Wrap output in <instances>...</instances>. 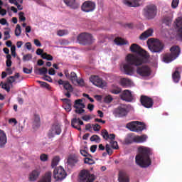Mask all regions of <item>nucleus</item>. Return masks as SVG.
Segmentation results:
<instances>
[{
	"mask_svg": "<svg viewBox=\"0 0 182 182\" xmlns=\"http://www.w3.org/2000/svg\"><path fill=\"white\" fill-rule=\"evenodd\" d=\"M131 52H133L134 54H129L127 56V64L123 65L124 73L128 75L129 76H133L134 73V69L133 66H141L143 63H147L150 58V55L147 52L142 49L140 46L134 43L130 46Z\"/></svg>",
	"mask_w": 182,
	"mask_h": 182,
	"instance_id": "obj_1",
	"label": "nucleus"
},
{
	"mask_svg": "<svg viewBox=\"0 0 182 182\" xmlns=\"http://www.w3.org/2000/svg\"><path fill=\"white\" fill-rule=\"evenodd\" d=\"M153 154V149L146 146H139L138 154L135 157V161L139 167L146 168L151 165L150 156Z\"/></svg>",
	"mask_w": 182,
	"mask_h": 182,
	"instance_id": "obj_2",
	"label": "nucleus"
},
{
	"mask_svg": "<svg viewBox=\"0 0 182 182\" xmlns=\"http://www.w3.org/2000/svg\"><path fill=\"white\" fill-rule=\"evenodd\" d=\"M149 49L154 53H160L164 49V44L160 40L149 38L147 41Z\"/></svg>",
	"mask_w": 182,
	"mask_h": 182,
	"instance_id": "obj_3",
	"label": "nucleus"
},
{
	"mask_svg": "<svg viewBox=\"0 0 182 182\" xmlns=\"http://www.w3.org/2000/svg\"><path fill=\"white\" fill-rule=\"evenodd\" d=\"M171 53H166L164 55L163 60L165 63H170V62H173L175 59H177L180 55V47L178 46H173L170 48Z\"/></svg>",
	"mask_w": 182,
	"mask_h": 182,
	"instance_id": "obj_4",
	"label": "nucleus"
},
{
	"mask_svg": "<svg viewBox=\"0 0 182 182\" xmlns=\"http://www.w3.org/2000/svg\"><path fill=\"white\" fill-rule=\"evenodd\" d=\"M142 14L146 19H154L157 16V6L154 4L146 6L142 10Z\"/></svg>",
	"mask_w": 182,
	"mask_h": 182,
	"instance_id": "obj_5",
	"label": "nucleus"
},
{
	"mask_svg": "<svg viewBox=\"0 0 182 182\" xmlns=\"http://www.w3.org/2000/svg\"><path fill=\"white\" fill-rule=\"evenodd\" d=\"M126 127L127 129H129V130H131V132H135L136 133L146 130V124L139 121H132L129 122L127 124Z\"/></svg>",
	"mask_w": 182,
	"mask_h": 182,
	"instance_id": "obj_6",
	"label": "nucleus"
},
{
	"mask_svg": "<svg viewBox=\"0 0 182 182\" xmlns=\"http://www.w3.org/2000/svg\"><path fill=\"white\" fill-rule=\"evenodd\" d=\"M80 182H93L96 180V176L91 174L90 171L83 169L79 173Z\"/></svg>",
	"mask_w": 182,
	"mask_h": 182,
	"instance_id": "obj_7",
	"label": "nucleus"
},
{
	"mask_svg": "<svg viewBox=\"0 0 182 182\" xmlns=\"http://www.w3.org/2000/svg\"><path fill=\"white\" fill-rule=\"evenodd\" d=\"M112 114L114 117H117L119 119L122 117H126V116L129 114V109L125 105H122L114 109Z\"/></svg>",
	"mask_w": 182,
	"mask_h": 182,
	"instance_id": "obj_8",
	"label": "nucleus"
},
{
	"mask_svg": "<svg viewBox=\"0 0 182 182\" xmlns=\"http://www.w3.org/2000/svg\"><path fill=\"white\" fill-rule=\"evenodd\" d=\"M77 41L80 45H92L93 43V36L90 33H82L77 36Z\"/></svg>",
	"mask_w": 182,
	"mask_h": 182,
	"instance_id": "obj_9",
	"label": "nucleus"
},
{
	"mask_svg": "<svg viewBox=\"0 0 182 182\" xmlns=\"http://www.w3.org/2000/svg\"><path fill=\"white\" fill-rule=\"evenodd\" d=\"M66 176H68V174L63 167L58 166L55 168L53 171V178L55 181H62L63 180H65V178H66Z\"/></svg>",
	"mask_w": 182,
	"mask_h": 182,
	"instance_id": "obj_10",
	"label": "nucleus"
},
{
	"mask_svg": "<svg viewBox=\"0 0 182 182\" xmlns=\"http://www.w3.org/2000/svg\"><path fill=\"white\" fill-rule=\"evenodd\" d=\"M90 81L92 85L97 86V87H100V89H105L107 86V82L103 80L99 75H91L90 77Z\"/></svg>",
	"mask_w": 182,
	"mask_h": 182,
	"instance_id": "obj_11",
	"label": "nucleus"
},
{
	"mask_svg": "<svg viewBox=\"0 0 182 182\" xmlns=\"http://www.w3.org/2000/svg\"><path fill=\"white\" fill-rule=\"evenodd\" d=\"M139 102L141 105L146 109H151L154 105V100L147 95H141Z\"/></svg>",
	"mask_w": 182,
	"mask_h": 182,
	"instance_id": "obj_12",
	"label": "nucleus"
},
{
	"mask_svg": "<svg viewBox=\"0 0 182 182\" xmlns=\"http://www.w3.org/2000/svg\"><path fill=\"white\" fill-rule=\"evenodd\" d=\"M136 74L142 77H149L151 75V68L148 65H142L136 68Z\"/></svg>",
	"mask_w": 182,
	"mask_h": 182,
	"instance_id": "obj_13",
	"label": "nucleus"
},
{
	"mask_svg": "<svg viewBox=\"0 0 182 182\" xmlns=\"http://www.w3.org/2000/svg\"><path fill=\"white\" fill-rule=\"evenodd\" d=\"M62 133V128L60 127V125L58 124H53L48 134V139H53L55 136H59Z\"/></svg>",
	"mask_w": 182,
	"mask_h": 182,
	"instance_id": "obj_14",
	"label": "nucleus"
},
{
	"mask_svg": "<svg viewBox=\"0 0 182 182\" xmlns=\"http://www.w3.org/2000/svg\"><path fill=\"white\" fill-rule=\"evenodd\" d=\"M96 9V3L92 1H86L81 6L82 12H93Z\"/></svg>",
	"mask_w": 182,
	"mask_h": 182,
	"instance_id": "obj_15",
	"label": "nucleus"
},
{
	"mask_svg": "<svg viewBox=\"0 0 182 182\" xmlns=\"http://www.w3.org/2000/svg\"><path fill=\"white\" fill-rule=\"evenodd\" d=\"M123 5L128 8H139L140 6V0H122Z\"/></svg>",
	"mask_w": 182,
	"mask_h": 182,
	"instance_id": "obj_16",
	"label": "nucleus"
},
{
	"mask_svg": "<svg viewBox=\"0 0 182 182\" xmlns=\"http://www.w3.org/2000/svg\"><path fill=\"white\" fill-rule=\"evenodd\" d=\"M122 100L125 102H132L133 100V95H132V92L129 90H124L119 95Z\"/></svg>",
	"mask_w": 182,
	"mask_h": 182,
	"instance_id": "obj_17",
	"label": "nucleus"
},
{
	"mask_svg": "<svg viewBox=\"0 0 182 182\" xmlns=\"http://www.w3.org/2000/svg\"><path fill=\"white\" fill-rule=\"evenodd\" d=\"M85 123H83V121L80 120V118H73L71 120V126L74 129H76L77 130H79V132L82 131V128L80 126H83Z\"/></svg>",
	"mask_w": 182,
	"mask_h": 182,
	"instance_id": "obj_18",
	"label": "nucleus"
},
{
	"mask_svg": "<svg viewBox=\"0 0 182 182\" xmlns=\"http://www.w3.org/2000/svg\"><path fill=\"white\" fill-rule=\"evenodd\" d=\"M101 135L102 136L103 139L105 140H110V141H113L116 139V135L114 134H109V132H107L106 129H103L101 132Z\"/></svg>",
	"mask_w": 182,
	"mask_h": 182,
	"instance_id": "obj_19",
	"label": "nucleus"
},
{
	"mask_svg": "<svg viewBox=\"0 0 182 182\" xmlns=\"http://www.w3.org/2000/svg\"><path fill=\"white\" fill-rule=\"evenodd\" d=\"M118 181L119 182H130L129 175H127V173L123 171H119L118 174Z\"/></svg>",
	"mask_w": 182,
	"mask_h": 182,
	"instance_id": "obj_20",
	"label": "nucleus"
},
{
	"mask_svg": "<svg viewBox=\"0 0 182 182\" xmlns=\"http://www.w3.org/2000/svg\"><path fill=\"white\" fill-rule=\"evenodd\" d=\"M58 85H63L64 89L67 90V92H73V87L72 85L68 82V81H64L63 80H59L58 81Z\"/></svg>",
	"mask_w": 182,
	"mask_h": 182,
	"instance_id": "obj_21",
	"label": "nucleus"
},
{
	"mask_svg": "<svg viewBox=\"0 0 182 182\" xmlns=\"http://www.w3.org/2000/svg\"><path fill=\"white\" fill-rule=\"evenodd\" d=\"M153 32H154L153 28L147 29L146 31H145L144 33H142L140 35L139 39L141 41H146V39H147V38H150V36H153Z\"/></svg>",
	"mask_w": 182,
	"mask_h": 182,
	"instance_id": "obj_22",
	"label": "nucleus"
},
{
	"mask_svg": "<svg viewBox=\"0 0 182 182\" xmlns=\"http://www.w3.org/2000/svg\"><path fill=\"white\" fill-rule=\"evenodd\" d=\"M7 139L6 134L2 130H0V147H5V144H6Z\"/></svg>",
	"mask_w": 182,
	"mask_h": 182,
	"instance_id": "obj_23",
	"label": "nucleus"
},
{
	"mask_svg": "<svg viewBox=\"0 0 182 182\" xmlns=\"http://www.w3.org/2000/svg\"><path fill=\"white\" fill-rule=\"evenodd\" d=\"M64 2L72 9H77L79 8V4L76 2V0H64Z\"/></svg>",
	"mask_w": 182,
	"mask_h": 182,
	"instance_id": "obj_24",
	"label": "nucleus"
},
{
	"mask_svg": "<svg viewBox=\"0 0 182 182\" xmlns=\"http://www.w3.org/2000/svg\"><path fill=\"white\" fill-rule=\"evenodd\" d=\"M172 79L174 83H178L180 79H181V73L178 71V68H177L174 73L172 74Z\"/></svg>",
	"mask_w": 182,
	"mask_h": 182,
	"instance_id": "obj_25",
	"label": "nucleus"
},
{
	"mask_svg": "<svg viewBox=\"0 0 182 182\" xmlns=\"http://www.w3.org/2000/svg\"><path fill=\"white\" fill-rule=\"evenodd\" d=\"M38 182H52V172L48 171Z\"/></svg>",
	"mask_w": 182,
	"mask_h": 182,
	"instance_id": "obj_26",
	"label": "nucleus"
},
{
	"mask_svg": "<svg viewBox=\"0 0 182 182\" xmlns=\"http://www.w3.org/2000/svg\"><path fill=\"white\" fill-rule=\"evenodd\" d=\"M41 174V172L39 170H33L29 176V180L30 181H36V180L39 177V175Z\"/></svg>",
	"mask_w": 182,
	"mask_h": 182,
	"instance_id": "obj_27",
	"label": "nucleus"
},
{
	"mask_svg": "<svg viewBox=\"0 0 182 182\" xmlns=\"http://www.w3.org/2000/svg\"><path fill=\"white\" fill-rule=\"evenodd\" d=\"M147 140V135L143 134L141 136H136L134 138L135 143H144Z\"/></svg>",
	"mask_w": 182,
	"mask_h": 182,
	"instance_id": "obj_28",
	"label": "nucleus"
},
{
	"mask_svg": "<svg viewBox=\"0 0 182 182\" xmlns=\"http://www.w3.org/2000/svg\"><path fill=\"white\" fill-rule=\"evenodd\" d=\"M33 126V127H39V126H41V117H39L38 114H34Z\"/></svg>",
	"mask_w": 182,
	"mask_h": 182,
	"instance_id": "obj_29",
	"label": "nucleus"
},
{
	"mask_svg": "<svg viewBox=\"0 0 182 182\" xmlns=\"http://www.w3.org/2000/svg\"><path fill=\"white\" fill-rule=\"evenodd\" d=\"M114 43H116V45H118L119 46H122L123 45H127L128 42L124 41V39L120 38V37H117L114 38Z\"/></svg>",
	"mask_w": 182,
	"mask_h": 182,
	"instance_id": "obj_30",
	"label": "nucleus"
},
{
	"mask_svg": "<svg viewBox=\"0 0 182 182\" xmlns=\"http://www.w3.org/2000/svg\"><path fill=\"white\" fill-rule=\"evenodd\" d=\"M35 73H36V75H47L48 74V68H46V67H43L41 68H37L35 70Z\"/></svg>",
	"mask_w": 182,
	"mask_h": 182,
	"instance_id": "obj_31",
	"label": "nucleus"
},
{
	"mask_svg": "<svg viewBox=\"0 0 182 182\" xmlns=\"http://www.w3.org/2000/svg\"><path fill=\"white\" fill-rule=\"evenodd\" d=\"M120 83L124 87H127V86H130V85H132V80L127 78H122L120 80Z\"/></svg>",
	"mask_w": 182,
	"mask_h": 182,
	"instance_id": "obj_32",
	"label": "nucleus"
},
{
	"mask_svg": "<svg viewBox=\"0 0 182 182\" xmlns=\"http://www.w3.org/2000/svg\"><path fill=\"white\" fill-rule=\"evenodd\" d=\"M59 161H60V158L59 156H55L51 162V167L52 168H54V167H56L58 164H59Z\"/></svg>",
	"mask_w": 182,
	"mask_h": 182,
	"instance_id": "obj_33",
	"label": "nucleus"
},
{
	"mask_svg": "<svg viewBox=\"0 0 182 182\" xmlns=\"http://www.w3.org/2000/svg\"><path fill=\"white\" fill-rule=\"evenodd\" d=\"M70 80H71L72 83L76 85V82H77V75L75 73V72H71L70 75Z\"/></svg>",
	"mask_w": 182,
	"mask_h": 182,
	"instance_id": "obj_34",
	"label": "nucleus"
},
{
	"mask_svg": "<svg viewBox=\"0 0 182 182\" xmlns=\"http://www.w3.org/2000/svg\"><path fill=\"white\" fill-rule=\"evenodd\" d=\"M171 22H173V18L170 16L164 17L163 19V23H165L167 26H170L171 25Z\"/></svg>",
	"mask_w": 182,
	"mask_h": 182,
	"instance_id": "obj_35",
	"label": "nucleus"
},
{
	"mask_svg": "<svg viewBox=\"0 0 182 182\" xmlns=\"http://www.w3.org/2000/svg\"><path fill=\"white\" fill-rule=\"evenodd\" d=\"M22 33V30L21 28V25L17 24L15 29V35L16 36H21V33Z\"/></svg>",
	"mask_w": 182,
	"mask_h": 182,
	"instance_id": "obj_36",
	"label": "nucleus"
},
{
	"mask_svg": "<svg viewBox=\"0 0 182 182\" xmlns=\"http://www.w3.org/2000/svg\"><path fill=\"white\" fill-rule=\"evenodd\" d=\"M38 83H39L41 87H45L46 89H48V90H50V85L47 82L43 81H38Z\"/></svg>",
	"mask_w": 182,
	"mask_h": 182,
	"instance_id": "obj_37",
	"label": "nucleus"
},
{
	"mask_svg": "<svg viewBox=\"0 0 182 182\" xmlns=\"http://www.w3.org/2000/svg\"><path fill=\"white\" fill-rule=\"evenodd\" d=\"M90 141H95L96 143H100V136H99V135H92L90 137Z\"/></svg>",
	"mask_w": 182,
	"mask_h": 182,
	"instance_id": "obj_38",
	"label": "nucleus"
},
{
	"mask_svg": "<svg viewBox=\"0 0 182 182\" xmlns=\"http://www.w3.org/2000/svg\"><path fill=\"white\" fill-rule=\"evenodd\" d=\"M111 144V147L114 149V150H119V144H117V141H109Z\"/></svg>",
	"mask_w": 182,
	"mask_h": 182,
	"instance_id": "obj_39",
	"label": "nucleus"
},
{
	"mask_svg": "<svg viewBox=\"0 0 182 182\" xmlns=\"http://www.w3.org/2000/svg\"><path fill=\"white\" fill-rule=\"evenodd\" d=\"M110 92L112 93V95H119V93H122V88L120 87L114 88L110 90Z\"/></svg>",
	"mask_w": 182,
	"mask_h": 182,
	"instance_id": "obj_40",
	"label": "nucleus"
},
{
	"mask_svg": "<svg viewBox=\"0 0 182 182\" xmlns=\"http://www.w3.org/2000/svg\"><path fill=\"white\" fill-rule=\"evenodd\" d=\"M25 13H23V11H20L18 13V16H19V21L21 22H25V21H26V17H25Z\"/></svg>",
	"mask_w": 182,
	"mask_h": 182,
	"instance_id": "obj_41",
	"label": "nucleus"
},
{
	"mask_svg": "<svg viewBox=\"0 0 182 182\" xmlns=\"http://www.w3.org/2000/svg\"><path fill=\"white\" fill-rule=\"evenodd\" d=\"M84 163H85V164L92 165V164H95V161L88 156L87 158L84 159Z\"/></svg>",
	"mask_w": 182,
	"mask_h": 182,
	"instance_id": "obj_42",
	"label": "nucleus"
},
{
	"mask_svg": "<svg viewBox=\"0 0 182 182\" xmlns=\"http://www.w3.org/2000/svg\"><path fill=\"white\" fill-rule=\"evenodd\" d=\"M104 102L105 103H112V102H113V97H112V95H107L104 98Z\"/></svg>",
	"mask_w": 182,
	"mask_h": 182,
	"instance_id": "obj_43",
	"label": "nucleus"
},
{
	"mask_svg": "<svg viewBox=\"0 0 182 182\" xmlns=\"http://www.w3.org/2000/svg\"><path fill=\"white\" fill-rule=\"evenodd\" d=\"M105 149L107 154H109V156H112V154H113V150L110 148V145H109V144H106Z\"/></svg>",
	"mask_w": 182,
	"mask_h": 182,
	"instance_id": "obj_44",
	"label": "nucleus"
},
{
	"mask_svg": "<svg viewBox=\"0 0 182 182\" xmlns=\"http://www.w3.org/2000/svg\"><path fill=\"white\" fill-rule=\"evenodd\" d=\"M31 59H32V54H31V53L24 55L23 56V60L24 62H28V60H31Z\"/></svg>",
	"mask_w": 182,
	"mask_h": 182,
	"instance_id": "obj_45",
	"label": "nucleus"
},
{
	"mask_svg": "<svg viewBox=\"0 0 182 182\" xmlns=\"http://www.w3.org/2000/svg\"><path fill=\"white\" fill-rule=\"evenodd\" d=\"M132 143H133V139L130 136L125 138V139L123 141V144H127V145L132 144Z\"/></svg>",
	"mask_w": 182,
	"mask_h": 182,
	"instance_id": "obj_46",
	"label": "nucleus"
},
{
	"mask_svg": "<svg viewBox=\"0 0 182 182\" xmlns=\"http://www.w3.org/2000/svg\"><path fill=\"white\" fill-rule=\"evenodd\" d=\"M1 87L2 89H4V90H6L8 92H11V85H9L8 82L3 84Z\"/></svg>",
	"mask_w": 182,
	"mask_h": 182,
	"instance_id": "obj_47",
	"label": "nucleus"
},
{
	"mask_svg": "<svg viewBox=\"0 0 182 182\" xmlns=\"http://www.w3.org/2000/svg\"><path fill=\"white\" fill-rule=\"evenodd\" d=\"M176 27L178 28V29L182 28V17L176 18Z\"/></svg>",
	"mask_w": 182,
	"mask_h": 182,
	"instance_id": "obj_48",
	"label": "nucleus"
},
{
	"mask_svg": "<svg viewBox=\"0 0 182 182\" xmlns=\"http://www.w3.org/2000/svg\"><path fill=\"white\" fill-rule=\"evenodd\" d=\"M82 102H83L82 99L76 100L74 104L75 109H79L78 106L81 105Z\"/></svg>",
	"mask_w": 182,
	"mask_h": 182,
	"instance_id": "obj_49",
	"label": "nucleus"
},
{
	"mask_svg": "<svg viewBox=\"0 0 182 182\" xmlns=\"http://www.w3.org/2000/svg\"><path fill=\"white\" fill-rule=\"evenodd\" d=\"M67 163H68V164H76V163H77V159L70 157L68 158Z\"/></svg>",
	"mask_w": 182,
	"mask_h": 182,
	"instance_id": "obj_50",
	"label": "nucleus"
},
{
	"mask_svg": "<svg viewBox=\"0 0 182 182\" xmlns=\"http://www.w3.org/2000/svg\"><path fill=\"white\" fill-rule=\"evenodd\" d=\"M48 159H49V156L46 154H42L40 156V160L41 161H48Z\"/></svg>",
	"mask_w": 182,
	"mask_h": 182,
	"instance_id": "obj_51",
	"label": "nucleus"
},
{
	"mask_svg": "<svg viewBox=\"0 0 182 182\" xmlns=\"http://www.w3.org/2000/svg\"><path fill=\"white\" fill-rule=\"evenodd\" d=\"M180 0H172L171 6L173 9H176L178 6Z\"/></svg>",
	"mask_w": 182,
	"mask_h": 182,
	"instance_id": "obj_52",
	"label": "nucleus"
},
{
	"mask_svg": "<svg viewBox=\"0 0 182 182\" xmlns=\"http://www.w3.org/2000/svg\"><path fill=\"white\" fill-rule=\"evenodd\" d=\"M63 108L66 112H70L72 110V104H64Z\"/></svg>",
	"mask_w": 182,
	"mask_h": 182,
	"instance_id": "obj_53",
	"label": "nucleus"
},
{
	"mask_svg": "<svg viewBox=\"0 0 182 182\" xmlns=\"http://www.w3.org/2000/svg\"><path fill=\"white\" fill-rule=\"evenodd\" d=\"M57 35H58V36H65V35H68V31L60 30L58 31Z\"/></svg>",
	"mask_w": 182,
	"mask_h": 182,
	"instance_id": "obj_54",
	"label": "nucleus"
},
{
	"mask_svg": "<svg viewBox=\"0 0 182 182\" xmlns=\"http://www.w3.org/2000/svg\"><path fill=\"white\" fill-rule=\"evenodd\" d=\"M11 55L14 56V58L16 57V46H12L11 48Z\"/></svg>",
	"mask_w": 182,
	"mask_h": 182,
	"instance_id": "obj_55",
	"label": "nucleus"
},
{
	"mask_svg": "<svg viewBox=\"0 0 182 182\" xmlns=\"http://www.w3.org/2000/svg\"><path fill=\"white\" fill-rule=\"evenodd\" d=\"M80 154L84 157H92V154H88L85 150H80Z\"/></svg>",
	"mask_w": 182,
	"mask_h": 182,
	"instance_id": "obj_56",
	"label": "nucleus"
},
{
	"mask_svg": "<svg viewBox=\"0 0 182 182\" xmlns=\"http://www.w3.org/2000/svg\"><path fill=\"white\" fill-rule=\"evenodd\" d=\"M14 82H15V77L14 76H10L7 78V83L9 85H12V83H14Z\"/></svg>",
	"mask_w": 182,
	"mask_h": 182,
	"instance_id": "obj_57",
	"label": "nucleus"
},
{
	"mask_svg": "<svg viewBox=\"0 0 182 182\" xmlns=\"http://www.w3.org/2000/svg\"><path fill=\"white\" fill-rule=\"evenodd\" d=\"M94 132H99L100 130V125L99 124H92Z\"/></svg>",
	"mask_w": 182,
	"mask_h": 182,
	"instance_id": "obj_58",
	"label": "nucleus"
},
{
	"mask_svg": "<svg viewBox=\"0 0 182 182\" xmlns=\"http://www.w3.org/2000/svg\"><path fill=\"white\" fill-rule=\"evenodd\" d=\"M75 83H77V85H79V86H85V80H83V79H77V81L75 82Z\"/></svg>",
	"mask_w": 182,
	"mask_h": 182,
	"instance_id": "obj_59",
	"label": "nucleus"
},
{
	"mask_svg": "<svg viewBox=\"0 0 182 182\" xmlns=\"http://www.w3.org/2000/svg\"><path fill=\"white\" fill-rule=\"evenodd\" d=\"M43 80H46V82H52V77L50 76L47 75L46 74L43 77Z\"/></svg>",
	"mask_w": 182,
	"mask_h": 182,
	"instance_id": "obj_60",
	"label": "nucleus"
},
{
	"mask_svg": "<svg viewBox=\"0 0 182 182\" xmlns=\"http://www.w3.org/2000/svg\"><path fill=\"white\" fill-rule=\"evenodd\" d=\"M23 71L26 75H31V73H32V69H29V68H23Z\"/></svg>",
	"mask_w": 182,
	"mask_h": 182,
	"instance_id": "obj_61",
	"label": "nucleus"
},
{
	"mask_svg": "<svg viewBox=\"0 0 182 182\" xmlns=\"http://www.w3.org/2000/svg\"><path fill=\"white\" fill-rule=\"evenodd\" d=\"M4 41H8V39L11 38V35H9V31H4Z\"/></svg>",
	"mask_w": 182,
	"mask_h": 182,
	"instance_id": "obj_62",
	"label": "nucleus"
},
{
	"mask_svg": "<svg viewBox=\"0 0 182 182\" xmlns=\"http://www.w3.org/2000/svg\"><path fill=\"white\" fill-rule=\"evenodd\" d=\"M75 112L78 114H82V113H85V109L78 107V109H76Z\"/></svg>",
	"mask_w": 182,
	"mask_h": 182,
	"instance_id": "obj_63",
	"label": "nucleus"
},
{
	"mask_svg": "<svg viewBox=\"0 0 182 182\" xmlns=\"http://www.w3.org/2000/svg\"><path fill=\"white\" fill-rule=\"evenodd\" d=\"M178 36L181 41H182V27H181L180 28H178Z\"/></svg>",
	"mask_w": 182,
	"mask_h": 182,
	"instance_id": "obj_64",
	"label": "nucleus"
}]
</instances>
